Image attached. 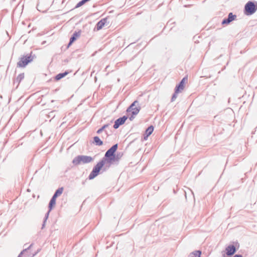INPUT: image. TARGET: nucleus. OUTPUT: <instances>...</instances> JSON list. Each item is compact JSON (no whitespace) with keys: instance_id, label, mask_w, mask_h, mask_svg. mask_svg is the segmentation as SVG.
I'll list each match as a JSON object with an SVG mask.
<instances>
[{"instance_id":"nucleus-1","label":"nucleus","mask_w":257,"mask_h":257,"mask_svg":"<svg viewBox=\"0 0 257 257\" xmlns=\"http://www.w3.org/2000/svg\"><path fill=\"white\" fill-rule=\"evenodd\" d=\"M118 148V144L113 145L105 153L104 157L100 161L94 166L88 176L89 180H92L98 176L101 170L105 172L108 170L111 165L115 163V160L117 156H115V153Z\"/></svg>"},{"instance_id":"nucleus-2","label":"nucleus","mask_w":257,"mask_h":257,"mask_svg":"<svg viewBox=\"0 0 257 257\" xmlns=\"http://www.w3.org/2000/svg\"><path fill=\"white\" fill-rule=\"evenodd\" d=\"M239 247V243L237 242L230 244L221 251L222 257H231L237 251Z\"/></svg>"},{"instance_id":"nucleus-3","label":"nucleus","mask_w":257,"mask_h":257,"mask_svg":"<svg viewBox=\"0 0 257 257\" xmlns=\"http://www.w3.org/2000/svg\"><path fill=\"white\" fill-rule=\"evenodd\" d=\"M33 53L31 52L29 54L26 55H23L19 59V61L17 62V67L19 68H24L29 63L32 62L36 56L35 55H32Z\"/></svg>"},{"instance_id":"nucleus-4","label":"nucleus","mask_w":257,"mask_h":257,"mask_svg":"<svg viewBox=\"0 0 257 257\" xmlns=\"http://www.w3.org/2000/svg\"><path fill=\"white\" fill-rule=\"evenodd\" d=\"M257 10V2L249 1L244 6L243 13L246 16L253 15Z\"/></svg>"},{"instance_id":"nucleus-5","label":"nucleus","mask_w":257,"mask_h":257,"mask_svg":"<svg viewBox=\"0 0 257 257\" xmlns=\"http://www.w3.org/2000/svg\"><path fill=\"white\" fill-rule=\"evenodd\" d=\"M93 159L91 156H85V155H78L75 157L72 160V163L77 166L81 164H87L92 162Z\"/></svg>"},{"instance_id":"nucleus-6","label":"nucleus","mask_w":257,"mask_h":257,"mask_svg":"<svg viewBox=\"0 0 257 257\" xmlns=\"http://www.w3.org/2000/svg\"><path fill=\"white\" fill-rule=\"evenodd\" d=\"M236 18V15L233 14L232 13H229L227 18H225L223 19L221 22L222 25H228L231 22L235 20Z\"/></svg>"},{"instance_id":"nucleus-7","label":"nucleus","mask_w":257,"mask_h":257,"mask_svg":"<svg viewBox=\"0 0 257 257\" xmlns=\"http://www.w3.org/2000/svg\"><path fill=\"white\" fill-rule=\"evenodd\" d=\"M127 118V116L123 115V116L120 117L118 118H117L114 121V124L113 126V128L114 129L118 128L120 125L123 124L125 123Z\"/></svg>"},{"instance_id":"nucleus-8","label":"nucleus","mask_w":257,"mask_h":257,"mask_svg":"<svg viewBox=\"0 0 257 257\" xmlns=\"http://www.w3.org/2000/svg\"><path fill=\"white\" fill-rule=\"evenodd\" d=\"M81 31L79 30L77 32L75 31L71 36L69 42L67 46V49L80 36Z\"/></svg>"},{"instance_id":"nucleus-9","label":"nucleus","mask_w":257,"mask_h":257,"mask_svg":"<svg viewBox=\"0 0 257 257\" xmlns=\"http://www.w3.org/2000/svg\"><path fill=\"white\" fill-rule=\"evenodd\" d=\"M188 81V77L187 76H185L183 77L182 80L179 82V83L176 85L175 86V88L177 89V91L180 90V91H182L185 88V85L186 82Z\"/></svg>"},{"instance_id":"nucleus-10","label":"nucleus","mask_w":257,"mask_h":257,"mask_svg":"<svg viewBox=\"0 0 257 257\" xmlns=\"http://www.w3.org/2000/svg\"><path fill=\"white\" fill-rule=\"evenodd\" d=\"M107 17H106L102 19L99 21H98L95 26V29H96L97 31L101 30L107 23Z\"/></svg>"},{"instance_id":"nucleus-11","label":"nucleus","mask_w":257,"mask_h":257,"mask_svg":"<svg viewBox=\"0 0 257 257\" xmlns=\"http://www.w3.org/2000/svg\"><path fill=\"white\" fill-rule=\"evenodd\" d=\"M140 110L141 107L140 106L133 107L130 105L127 108L126 112H132V115H136L139 112Z\"/></svg>"},{"instance_id":"nucleus-12","label":"nucleus","mask_w":257,"mask_h":257,"mask_svg":"<svg viewBox=\"0 0 257 257\" xmlns=\"http://www.w3.org/2000/svg\"><path fill=\"white\" fill-rule=\"evenodd\" d=\"M154 127L152 125H150L145 131V134H144V140H147L152 133L153 132Z\"/></svg>"},{"instance_id":"nucleus-13","label":"nucleus","mask_w":257,"mask_h":257,"mask_svg":"<svg viewBox=\"0 0 257 257\" xmlns=\"http://www.w3.org/2000/svg\"><path fill=\"white\" fill-rule=\"evenodd\" d=\"M70 72H71V71L66 70L64 72L60 73L58 74H57L54 77V80L55 81H59L62 78L65 77L66 75H67Z\"/></svg>"},{"instance_id":"nucleus-14","label":"nucleus","mask_w":257,"mask_h":257,"mask_svg":"<svg viewBox=\"0 0 257 257\" xmlns=\"http://www.w3.org/2000/svg\"><path fill=\"white\" fill-rule=\"evenodd\" d=\"M24 73L20 74L14 80V84L17 83L16 87H18L21 81L24 78Z\"/></svg>"},{"instance_id":"nucleus-15","label":"nucleus","mask_w":257,"mask_h":257,"mask_svg":"<svg viewBox=\"0 0 257 257\" xmlns=\"http://www.w3.org/2000/svg\"><path fill=\"white\" fill-rule=\"evenodd\" d=\"M56 198L52 196L48 204V208L52 210L56 205Z\"/></svg>"},{"instance_id":"nucleus-16","label":"nucleus","mask_w":257,"mask_h":257,"mask_svg":"<svg viewBox=\"0 0 257 257\" xmlns=\"http://www.w3.org/2000/svg\"><path fill=\"white\" fill-rule=\"evenodd\" d=\"M110 125V123H107V124H104L103 126H102L100 128H99L97 132H96V133L97 134H100V133H101L103 131H104L105 132V133L106 135V136L107 137L108 136V133L106 131H105V129L107 127H108L109 126V125Z\"/></svg>"},{"instance_id":"nucleus-17","label":"nucleus","mask_w":257,"mask_h":257,"mask_svg":"<svg viewBox=\"0 0 257 257\" xmlns=\"http://www.w3.org/2000/svg\"><path fill=\"white\" fill-rule=\"evenodd\" d=\"M93 143L98 146H100L103 145L102 141H101L98 136L93 137Z\"/></svg>"},{"instance_id":"nucleus-18","label":"nucleus","mask_w":257,"mask_h":257,"mask_svg":"<svg viewBox=\"0 0 257 257\" xmlns=\"http://www.w3.org/2000/svg\"><path fill=\"white\" fill-rule=\"evenodd\" d=\"M201 254V251L198 250L190 253L188 255V257H200Z\"/></svg>"},{"instance_id":"nucleus-19","label":"nucleus","mask_w":257,"mask_h":257,"mask_svg":"<svg viewBox=\"0 0 257 257\" xmlns=\"http://www.w3.org/2000/svg\"><path fill=\"white\" fill-rule=\"evenodd\" d=\"M63 187H60V188H59L58 189H57L54 194H53V196L55 197V198H57L58 196H59L60 195H61L63 192Z\"/></svg>"},{"instance_id":"nucleus-20","label":"nucleus","mask_w":257,"mask_h":257,"mask_svg":"<svg viewBox=\"0 0 257 257\" xmlns=\"http://www.w3.org/2000/svg\"><path fill=\"white\" fill-rule=\"evenodd\" d=\"M49 210L48 211H47V212L45 214V217H44V220H43V224H42V229H43L45 226V223L47 221V220L48 219V217H49V214H50V212H51V210H50V208H48Z\"/></svg>"},{"instance_id":"nucleus-21","label":"nucleus","mask_w":257,"mask_h":257,"mask_svg":"<svg viewBox=\"0 0 257 257\" xmlns=\"http://www.w3.org/2000/svg\"><path fill=\"white\" fill-rule=\"evenodd\" d=\"M33 243H31L30 246L29 247H28L27 248L23 249L21 252L19 254L18 256L19 257H21L23 254H25V252H29V250L31 249V247L33 246Z\"/></svg>"},{"instance_id":"nucleus-22","label":"nucleus","mask_w":257,"mask_h":257,"mask_svg":"<svg viewBox=\"0 0 257 257\" xmlns=\"http://www.w3.org/2000/svg\"><path fill=\"white\" fill-rule=\"evenodd\" d=\"M39 250L35 252H32L31 249L29 250L28 252H25L24 257H34L38 252Z\"/></svg>"},{"instance_id":"nucleus-23","label":"nucleus","mask_w":257,"mask_h":257,"mask_svg":"<svg viewBox=\"0 0 257 257\" xmlns=\"http://www.w3.org/2000/svg\"><path fill=\"white\" fill-rule=\"evenodd\" d=\"M175 91H174V93L173 94L172 96V98H171V102H173L175 100V99H176V98L177 97V94L181 92V91H180V90H178V91H177V89L176 88H175V89H174Z\"/></svg>"},{"instance_id":"nucleus-24","label":"nucleus","mask_w":257,"mask_h":257,"mask_svg":"<svg viewBox=\"0 0 257 257\" xmlns=\"http://www.w3.org/2000/svg\"><path fill=\"white\" fill-rule=\"evenodd\" d=\"M90 1V0H81V1H80L76 4V5L75 7V9H77V8H78L81 7L82 6H83V5H84L87 2H88Z\"/></svg>"},{"instance_id":"nucleus-25","label":"nucleus","mask_w":257,"mask_h":257,"mask_svg":"<svg viewBox=\"0 0 257 257\" xmlns=\"http://www.w3.org/2000/svg\"><path fill=\"white\" fill-rule=\"evenodd\" d=\"M115 156H117L116 157V159L115 160V162H118L119 161V160H120V158L122 156V155L120 154V153H117L116 154L115 153Z\"/></svg>"},{"instance_id":"nucleus-26","label":"nucleus","mask_w":257,"mask_h":257,"mask_svg":"<svg viewBox=\"0 0 257 257\" xmlns=\"http://www.w3.org/2000/svg\"><path fill=\"white\" fill-rule=\"evenodd\" d=\"M139 105V101L138 100H135L131 104V105L134 107V106H136V105Z\"/></svg>"},{"instance_id":"nucleus-27","label":"nucleus","mask_w":257,"mask_h":257,"mask_svg":"<svg viewBox=\"0 0 257 257\" xmlns=\"http://www.w3.org/2000/svg\"><path fill=\"white\" fill-rule=\"evenodd\" d=\"M134 115H132L129 117L130 120L131 121L133 120L134 119Z\"/></svg>"},{"instance_id":"nucleus-28","label":"nucleus","mask_w":257,"mask_h":257,"mask_svg":"<svg viewBox=\"0 0 257 257\" xmlns=\"http://www.w3.org/2000/svg\"><path fill=\"white\" fill-rule=\"evenodd\" d=\"M69 62V60L68 59H66L63 60V62L66 63H67Z\"/></svg>"},{"instance_id":"nucleus-29","label":"nucleus","mask_w":257,"mask_h":257,"mask_svg":"<svg viewBox=\"0 0 257 257\" xmlns=\"http://www.w3.org/2000/svg\"><path fill=\"white\" fill-rule=\"evenodd\" d=\"M233 257H241V254H237L234 255Z\"/></svg>"},{"instance_id":"nucleus-30","label":"nucleus","mask_w":257,"mask_h":257,"mask_svg":"<svg viewBox=\"0 0 257 257\" xmlns=\"http://www.w3.org/2000/svg\"><path fill=\"white\" fill-rule=\"evenodd\" d=\"M39 4H37V10H38V11H40V10L39 9Z\"/></svg>"},{"instance_id":"nucleus-31","label":"nucleus","mask_w":257,"mask_h":257,"mask_svg":"<svg viewBox=\"0 0 257 257\" xmlns=\"http://www.w3.org/2000/svg\"><path fill=\"white\" fill-rule=\"evenodd\" d=\"M191 5H185L184 7H188L189 6H190Z\"/></svg>"},{"instance_id":"nucleus-32","label":"nucleus","mask_w":257,"mask_h":257,"mask_svg":"<svg viewBox=\"0 0 257 257\" xmlns=\"http://www.w3.org/2000/svg\"><path fill=\"white\" fill-rule=\"evenodd\" d=\"M173 192L174 193H176V191H175V189H173Z\"/></svg>"},{"instance_id":"nucleus-33","label":"nucleus","mask_w":257,"mask_h":257,"mask_svg":"<svg viewBox=\"0 0 257 257\" xmlns=\"http://www.w3.org/2000/svg\"><path fill=\"white\" fill-rule=\"evenodd\" d=\"M54 111H51V112H50V113H54Z\"/></svg>"},{"instance_id":"nucleus-34","label":"nucleus","mask_w":257,"mask_h":257,"mask_svg":"<svg viewBox=\"0 0 257 257\" xmlns=\"http://www.w3.org/2000/svg\"><path fill=\"white\" fill-rule=\"evenodd\" d=\"M51 102H54V100H51Z\"/></svg>"},{"instance_id":"nucleus-35","label":"nucleus","mask_w":257,"mask_h":257,"mask_svg":"<svg viewBox=\"0 0 257 257\" xmlns=\"http://www.w3.org/2000/svg\"><path fill=\"white\" fill-rule=\"evenodd\" d=\"M18 257H19V256H18Z\"/></svg>"}]
</instances>
